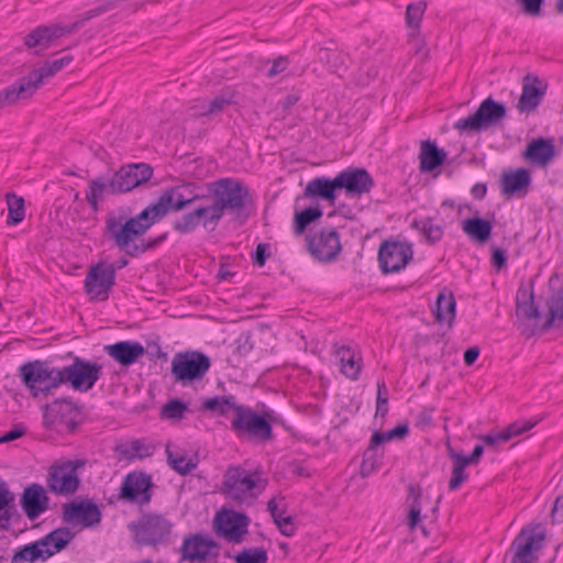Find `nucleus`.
<instances>
[{"mask_svg": "<svg viewBox=\"0 0 563 563\" xmlns=\"http://www.w3.org/2000/svg\"><path fill=\"white\" fill-rule=\"evenodd\" d=\"M73 56L70 54L64 55L60 58L53 59L51 62H46L42 67L37 69H33L30 71V75L40 76V81L36 82V86L40 88L43 84V79L45 77L54 76L56 73L62 70L64 67L68 66L73 62Z\"/></svg>", "mask_w": 563, "mask_h": 563, "instance_id": "47", "label": "nucleus"}, {"mask_svg": "<svg viewBox=\"0 0 563 563\" xmlns=\"http://www.w3.org/2000/svg\"><path fill=\"white\" fill-rule=\"evenodd\" d=\"M388 411V390L384 382L377 384L376 416L384 417Z\"/></svg>", "mask_w": 563, "mask_h": 563, "instance_id": "54", "label": "nucleus"}, {"mask_svg": "<svg viewBox=\"0 0 563 563\" xmlns=\"http://www.w3.org/2000/svg\"><path fill=\"white\" fill-rule=\"evenodd\" d=\"M554 156L555 146L553 141L545 137L531 140L522 152V157L525 161L539 167L548 166Z\"/></svg>", "mask_w": 563, "mask_h": 563, "instance_id": "30", "label": "nucleus"}, {"mask_svg": "<svg viewBox=\"0 0 563 563\" xmlns=\"http://www.w3.org/2000/svg\"><path fill=\"white\" fill-rule=\"evenodd\" d=\"M462 230L472 241L485 244L490 239L493 222L481 217H472L463 220Z\"/></svg>", "mask_w": 563, "mask_h": 563, "instance_id": "35", "label": "nucleus"}, {"mask_svg": "<svg viewBox=\"0 0 563 563\" xmlns=\"http://www.w3.org/2000/svg\"><path fill=\"white\" fill-rule=\"evenodd\" d=\"M409 433L407 423H399L386 432L375 431L369 439V452H374L380 444L391 440H402Z\"/></svg>", "mask_w": 563, "mask_h": 563, "instance_id": "42", "label": "nucleus"}, {"mask_svg": "<svg viewBox=\"0 0 563 563\" xmlns=\"http://www.w3.org/2000/svg\"><path fill=\"white\" fill-rule=\"evenodd\" d=\"M102 514L96 503L90 499L73 500L63 505L62 520L65 523H79L85 528L98 526Z\"/></svg>", "mask_w": 563, "mask_h": 563, "instance_id": "22", "label": "nucleus"}, {"mask_svg": "<svg viewBox=\"0 0 563 563\" xmlns=\"http://www.w3.org/2000/svg\"><path fill=\"white\" fill-rule=\"evenodd\" d=\"M153 176V168L146 163L128 164L113 173L111 178L99 176L89 181L86 191V201L93 212L99 211V202L106 194L120 195L148 181Z\"/></svg>", "mask_w": 563, "mask_h": 563, "instance_id": "2", "label": "nucleus"}, {"mask_svg": "<svg viewBox=\"0 0 563 563\" xmlns=\"http://www.w3.org/2000/svg\"><path fill=\"white\" fill-rule=\"evenodd\" d=\"M340 192L347 198H361L371 192L375 181L364 167L349 166L336 175Z\"/></svg>", "mask_w": 563, "mask_h": 563, "instance_id": "21", "label": "nucleus"}, {"mask_svg": "<svg viewBox=\"0 0 563 563\" xmlns=\"http://www.w3.org/2000/svg\"><path fill=\"white\" fill-rule=\"evenodd\" d=\"M319 59L333 70L338 69L343 64L341 54L330 48H320Z\"/></svg>", "mask_w": 563, "mask_h": 563, "instance_id": "53", "label": "nucleus"}, {"mask_svg": "<svg viewBox=\"0 0 563 563\" xmlns=\"http://www.w3.org/2000/svg\"><path fill=\"white\" fill-rule=\"evenodd\" d=\"M241 406L235 402V396L224 395L207 398L202 402V409L210 411L219 417L227 416L229 410L235 413V407Z\"/></svg>", "mask_w": 563, "mask_h": 563, "instance_id": "38", "label": "nucleus"}, {"mask_svg": "<svg viewBox=\"0 0 563 563\" xmlns=\"http://www.w3.org/2000/svg\"><path fill=\"white\" fill-rule=\"evenodd\" d=\"M48 497L38 484L26 487L21 496V507L30 520H35L48 508Z\"/></svg>", "mask_w": 563, "mask_h": 563, "instance_id": "29", "label": "nucleus"}, {"mask_svg": "<svg viewBox=\"0 0 563 563\" xmlns=\"http://www.w3.org/2000/svg\"><path fill=\"white\" fill-rule=\"evenodd\" d=\"M59 368L63 384L80 393L90 390L102 375L101 364L79 356H74L71 364Z\"/></svg>", "mask_w": 563, "mask_h": 563, "instance_id": "16", "label": "nucleus"}, {"mask_svg": "<svg viewBox=\"0 0 563 563\" xmlns=\"http://www.w3.org/2000/svg\"><path fill=\"white\" fill-rule=\"evenodd\" d=\"M9 495L11 496L10 500H8L7 505L0 509V529L2 530L9 529L12 517V510L14 509V495L10 490Z\"/></svg>", "mask_w": 563, "mask_h": 563, "instance_id": "58", "label": "nucleus"}, {"mask_svg": "<svg viewBox=\"0 0 563 563\" xmlns=\"http://www.w3.org/2000/svg\"><path fill=\"white\" fill-rule=\"evenodd\" d=\"M5 202L8 206V225H16L23 221L25 217L24 199L14 192L5 194Z\"/></svg>", "mask_w": 563, "mask_h": 563, "instance_id": "45", "label": "nucleus"}, {"mask_svg": "<svg viewBox=\"0 0 563 563\" xmlns=\"http://www.w3.org/2000/svg\"><path fill=\"white\" fill-rule=\"evenodd\" d=\"M455 299L453 294L445 295L444 291L438 294L435 302V319L438 322L448 321L449 328L453 325L455 318Z\"/></svg>", "mask_w": 563, "mask_h": 563, "instance_id": "37", "label": "nucleus"}, {"mask_svg": "<svg viewBox=\"0 0 563 563\" xmlns=\"http://www.w3.org/2000/svg\"><path fill=\"white\" fill-rule=\"evenodd\" d=\"M548 82L533 74L522 78V92L516 106L520 113H531L541 104L547 93Z\"/></svg>", "mask_w": 563, "mask_h": 563, "instance_id": "23", "label": "nucleus"}, {"mask_svg": "<svg viewBox=\"0 0 563 563\" xmlns=\"http://www.w3.org/2000/svg\"><path fill=\"white\" fill-rule=\"evenodd\" d=\"M522 11L531 16H537L541 13L544 0H515Z\"/></svg>", "mask_w": 563, "mask_h": 563, "instance_id": "57", "label": "nucleus"}, {"mask_svg": "<svg viewBox=\"0 0 563 563\" xmlns=\"http://www.w3.org/2000/svg\"><path fill=\"white\" fill-rule=\"evenodd\" d=\"M211 367L210 357L201 351L188 350L173 356L170 373L175 383L190 386L200 382Z\"/></svg>", "mask_w": 563, "mask_h": 563, "instance_id": "11", "label": "nucleus"}, {"mask_svg": "<svg viewBox=\"0 0 563 563\" xmlns=\"http://www.w3.org/2000/svg\"><path fill=\"white\" fill-rule=\"evenodd\" d=\"M110 7V4L96 5L95 8L82 13L77 21L65 26L57 24L49 26L40 25L24 37V44L29 48L40 47V49L35 52V54H38L41 51L51 47L56 38H59L65 34L75 33L87 21L108 12Z\"/></svg>", "mask_w": 563, "mask_h": 563, "instance_id": "10", "label": "nucleus"}, {"mask_svg": "<svg viewBox=\"0 0 563 563\" xmlns=\"http://www.w3.org/2000/svg\"><path fill=\"white\" fill-rule=\"evenodd\" d=\"M166 455L169 466L179 475L190 474L198 465V459H187L185 454L175 453L166 445Z\"/></svg>", "mask_w": 563, "mask_h": 563, "instance_id": "44", "label": "nucleus"}, {"mask_svg": "<svg viewBox=\"0 0 563 563\" xmlns=\"http://www.w3.org/2000/svg\"><path fill=\"white\" fill-rule=\"evenodd\" d=\"M334 353L340 361L341 373L351 380H356L362 371V356L349 345H334Z\"/></svg>", "mask_w": 563, "mask_h": 563, "instance_id": "34", "label": "nucleus"}, {"mask_svg": "<svg viewBox=\"0 0 563 563\" xmlns=\"http://www.w3.org/2000/svg\"><path fill=\"white\" fill-rule=\"evenodd\" d=\"M250 519L243 512L227 511L214 519L216 531L229 541L240 542L247 532Z\"/></svg>", "mask_w": 563, "mask_h": 563, "instance_id": "24", "label": "nucleus"}, {"mask_svg": "<svg viewBox=\"0 0 563 563\" xmlns=\"http://www.w3.org/2000/svg\"><path fill=\"white\" fill-rule=\"evenodd\" d=\"M201 212L202 211H196L194 209L176 218L172 223L173 230L179 234L192 233L200 225L198 222V217L201 214Z\"/></svg>", "mask_w": 563, "mask_h": 563, "instance_id": "49", "label": "nucleus"}, {"mask_svg": "<svg viewBox=\"0 0 563 563\" xmlns=\"http://www.w3.org/2000/svg\"><path fill=\"white\" fill-rule=\"evenodd\" d=\"M271 256V245L268 243H258L252 254V262L258 267H263Z\"/></svg>", "mask_w": 563, "mask_h": 563, "instance_id": "56", "label": "nucleus"}, {"mask_svg": "<svg viewBox=\"0 0 563 563\" xmlns=\"http://www.w3.org/2000/svg\"><path fill=\"white\" fill-rule=\"evenodd\" d=\"M411 244L396 240H385L378 249V263L384 275L398 273L412 260Z\"/></svg>", "mask_w": 563, "mask_h": 563, "instance_id": "18", "label": "nucleus"}, {"mask_svg": "<svg viewBox=\"0 0 563 563\" xmlns=\"http://www.w3.org/2000/svg\"><path fill=\"white\" fill-rule=\"evenodd\" d=\"M86 465V460H60L51 465L47 487L55 495L67 496L76 493L80 486L78 470Z\"/></svg>", "mask_w": 563, "mask_h": 563, "instance_id": "15", "label": "nucleus"}, {"mask_svg": "<svg viewBox=\"0 0 563 563\" xmlns=\"http://www.w3.org/2000/svg\"><path fill=\"white\" fill-rule=\"evenodd\" d=\"M531 180V173L527 168L504 170L499 180L500 192L506 198H522L527 195Z\"/></svg>", "mask_w": 563, "mask_h": 563, "instance_id": "25", "label": "nucleus"}, {"mask_svg": "<svg viewBox=\"0 0 563 563\" xmlns=\"http://www.w3.org/2000/svg\"><path fill=\"white\" fill-rule=\"evenodd\" d=\"M419 159L420 172L432 173L444 164L446 153L443 148L438 147L435 142L426 140L421 142Z\"/></svg>", "mask_w": 563, "mask_h": 563, "instance_id": "33", "label": "nucleus"}, {"mask_svg": "<svg viewBox=\"0 0 563 563\" xmlns=\"http://www.w3.org/2000/svg\"><path fill=\"white\" fill-rule=\"evenodd\" d=\"M288 65V58L286 56H279L273 62L272 67L267 70V78H273L278 74L283 73Z\"/></svg>", "mask_w": 563, "mask_h": 563, "instance_id": "63", "label": "nucleus"}, {"mask_svg": "<svg viewBox=\"0 0 563 563\" xmlns=\"http://www.w3.org/2000/svg\"><path fill=\"white\" fill-rule=\"evenodd\" d=\"M279 532L285 537H292L296 533L294 518L291 516L284 517L279 521L276 520Z\"/></svg>", "mask_w": 563, "mask_h": 563, "instance_id": "61", "label": "nucleus"}, {"mask_svg": "<svg viewBox=\"0 0 563 563\" xmlns=\"http://www.w3.org/2000/svg\"><path fill=\"white\" fill-rule=\"evenodd\" d=\"M19 376L34 398L47 396L63 385L60 368L51 367L46 361L36 360L22 364Z\"/></svg>", "mask_w": 563, "mask_h": 563, "instance_id": "8", "label": "nucleus"}, {"mask_svg": "<svg viewBox=\"0 0 563 563\" xmlns=\"http://www.w3.org/2000/svg\"><path fill=\"white\" fill-rule=\"evenodd\" d=\"M173 523L163 515L143 514L137 521L129 523L134 541L140 545L156 547L168 542Z\"/></svg>", "mask_w": 563, "mask_h": 563, "instance_id": "13", "label": "nucleus"}, {"mask_svg": "<svg viewBox=\"0 0 563 563\" xmlns=\"http://www.w3.org/2000/svg\"><path fill=\"white\" fill-rule=\"evenodd\" d=\"M433 408H423L418 412L415 419L416 427L422 429L430 427L433 419Z\"/></svg>", "mask_w": 563, "mask_h": 563, "instance_id": "62", "label": "nucleus"}, {"mask_svg": "<svg viewBox=\"0 0 563 563\" xmlns=\"http://www.w3.org/2000/svg\"><path fill=\"white\" fill-rule=\"evenodd\" d=\"M276 421L277 416L273 409L266 408L258 412L250 406L241 405L235 407L230 428L240 439L267 442L274 437L272 424Z\"/></svg>", "mask_w": 563, "mask_h": 563, "instance_id": "5", "label": "nucleus"}, {"mask_svg": "<svg viewBox=\"0 0 563 563\" xmlns=\"http://www.w3.org/2000/svg\"><path fill=\"white\" fill-rule=\"evenodd\" d=\"M213 549H219V543L213 539L200 533L190 534L183 541L180 548L181 560L190 562L206 561Z\"/></svg>", "mask_w": 563, "mask_h": 563, "instance_id": "27", "label": "nucleus"}, {"mask_svg": "<svg viewBox=\"0 0 563 563\" xmlns=\"http://www.w3.org/2000/svg\"><path fill=\"white\" fill-rule=\"evenodd\" d=\"M74 537L75 533L69 528H56L38 540L19 547L11 558V563L46 562L63 551Z\"/></svg>", "mask_w": 563, "mask_h": 563, "instance_id": "7", "label": "nucleus"}, {"mask_svg": "<svg viewBox=\"0 0 563 563\" xmlns=\"http://www.w3.org/2000/svg\"><path fill=\"white\" fill-rule=\"evenodd\" d=\"M448 455L453 462L452 474L449 481V490L453 492L468 479L465 468L471 464L465 460L463 453L454 451L450 445H448Z\"/></svg>", "mask_w": 563, "mask_h": 563, "instance_id": "36", "label": "nucleus"}, {"mask_svg": "<svg viewBox=\"0 0 563 563\" xmlns=\"http://www.w3.org/2000/svg\"><path fill=\"white\" fill-rule=\"evenodd\" d=\"M267 483L260 470L250 471L241 465H230L223 474L221 493L242 504L256 499L265 490Z\"/></svg>", "mask_w": 563, "mask_h": 563, "instance_id": "6", "label": "nucleus"}, {"mask_svg": "<svg viewBox=\"0 0 563 563\" xmlns=\"http://www.w3.org/2000/svg\"><path fill=\"white\" fill-rule=\"evenodd\" d=\"M538 423L537 420H518L508 424L501 431L493 434H483L479 440L487 446L495 448L501 443H506L515 437L521 435L522 433L531 430Z\"/></svg>", "mask_w": 563, "mask_h": 563, "instance_id": "32", "label": "nucleus"}, {"mask_svg": "<svg viewBox=\"0 0 563 563\" xmlns=\"http://www.w3.org/2000/svg\"><path fill=\"white\" fill-rule=\"evenodd\" d=\"M235 98V93L231 90L221 91V93L217 95L212 100L208 102V104L201 106V111L197 113V117H211L219 114L224 111L228 106L233 104Z\"/></svg>", "mask_w": 563, "mask_h": 563, "instance_id": "39", "label": "nucleus"}, {"mask_svg": "<svg viewBox=\"0 0 563 563\" xmlns=\"http://www.w3.org/2000/svg\"><path fill=\"white\" fill-rule=\"evenodd\" d=\"M426 8L424 1L409 3L406 8V24L413 30H419Z\"/></svg>", "mask_w": 563, "mask_h": 563, "instance_id": "51", "label": "nucleus"}, {"mask_svg": "<svg viewBox=\"0 0 563 563\" xmlns=\"http://www.w3.org/2000/svg\"><path fill=\"white\" fill-rule=\"evenodd\" d=\"M235 563H267V551L264 548L244 549L234 556Z\"/></svg>", "mask_w": 563, "mask_h": 563, "instance_id": "50", "label": "nucleus"}, {"mask_svg": "<svg viewBox=\"0 0 563 563\" xmlns=\"http://www.w3.org/2000/svg\"><path fill=\"white\" fill-rule=\"evenodd\" d=\"M307 249L319 262L334 261L342 250L340 235L335 229L322 228L313 234L306 235Z\"/></svg>", "mask_w": 563, "mask_h": 563, "instance_id": "19", "label": "nucleus"}, {"mask_svg": "<svg viewBox=\"0 0 563 563\" xmlns=\"http://www.w3.org/2000/svg\"><path fill=\"white\" fill-rule=\"evenodd\" d=\"M40 81V76L30 75L23 76L14 81L12 85L0 90V109L14 104L21 99L32 97L38 87L36 82Z\"/></svg>", "mask_w": 563, "mask_h": 563, "instance_id": "26", "label": "nucleus"}, {"mask_svg": "<svg viewBox=\"0 0 563 563\" xmlns=\"http://www.w3.org/2000/svg\"><path fill=\"white\" fill-rule=\"evenodd\" d=\"M490 263H492V266L495 267L498 272L501 271L507 264L506 251L498 246H493Z\"/></svg>", "mask_w": 563, "mask_h": 563, "instance_id": "59", "label": "nucleus"}, {"mask_svg": "<svg viewBox=\"0 0 563 563\" xmlns=\"http://www.w3.org/2000/svg\"><path fill=\"white\" fill-rule=\"evenodd\" d=\"M186 411H188L187 404L179 399H172L163 406L162 416L167 419H181Z\"/></svg>", "mask_w": 563, "mask_h": 563, "instance_id": "52", "label": "nucleus"}, {"mask_svg": "<svg viewBox=\"0 0 563 563\" xmlns=\"http://www.w3.org/2000/svg\"><path fill=\"white\" fill-rule=\"evenodd\" d=\"M115 284V267L98 262L89 267L84 280V290L92 301H104Z\"/></svg>", "mask_w": 563, "mask_h": 563, "instance_id": "17", "label": "nucleus"}, {"mask_svg": "<svg viewBox=\"0 0 563 563\" xmlns=\"http://www.w3.org/2000/svg\"><path fill=\"white\" fill-rule=\"evenodd\" d=\"M25 432H26V428L24 427L23 423L14 424V427L11 430H9L8 432H5L4 434H2L0 437V444L14 441V440L23 437L25 434Z\"/></svg>", "mask_w": 563, "mask_h": 563, "instance_id": "60", "label": "nucleus"}, {"mask_svg": "<svg viewBox=\"0 0 563 563\" xmlns=\"http://www.w3.org/2000/svg\"><path fill=\"white\" fill-rule=\"evenodd\" d=\"M322 217V210L320 207H308L294 213V233L301 235L305 233L307 228L318 221Z\"/></svg>", "mask_w": 563, "mask_h": 563, "instance_id": "40", "label": "nucleus"}, {"mask_svg": "<svg viewBox=\"0 0 563 563\" xmlns=\"http://www.w3.org/2000/svg\"><path fill=\"white\" fill-rule=\"evenodd\" d=\"M103 351L123 367L135 364L146 353L137 341H119L104 345Z\"/></svg>", "mask_w": 563, "mask_h": 563, "instance_id": "28", "label": "nucleus"}, {"mask_svg": "<svg viewBox=\"0 0 563 563\" xmlns=\"http://www.w3.org/2000/svg\"><path fill=\"white\" fill-rule=\"evenodd\" d=\"M551 518L553 521H560L563 519V494L556 497L552 507Z\"/></svg>", "mask_w": 563, "mask_h": 563, "instance_id": "64", "label": "nucleus"}, {"mask_svg": "<svg viewBox=\"0 0 563 563\" xmlns=\"http://www.w3.org/2000/svg\"><path fill=\"white\" fill-rule=\"evenodd\" d=\"M120 454L129 460L145 459L154 454V446L146 444L143 440H133L118 449Z\"/></svg>", "mask_w": 563, "mask_h": 563, "instance_id": "46", "label": "nucleus"}, {"mask_svg": "<svg viewBox=\"0 0 563 563\" xmlns=\"http://www.w3.org/2000/svg\"><path fill=\"white\" fill-rule=\"evenodd\" d=\"M338 192H340V189L336 176L334 178L319 176L306 185L303 195L308 198L324 200L334 206Z\"/></svg>", "mask_w": 563, "mask_h": 563, "instance_id": "31", "label": "nucleus"}, {"mask_svg": "<svg viewBox=\"0 0 563 563\" xmlns=\"http://www.w3.org/2000/svg\"><path fill=\"white\" fill-rule=\"evenodd\" d=\"M192 184L187 183L178 186L167 187L162 191L155 202L150 203L135 218L130 220L125 232L141 231L150 224L161 222L169 212L181 211L191 206L200 197L198 195L187 196L185 194Z\"/></svg>", "mask_w": 563, "mask_h": 563, "instance_id": "4", "label": "nucleus"}, {"mask_svg": "<svg viewBox=\"0 0 563 563\" xmlns=\"http://www.w3.org/2000/svg\"><path fill=\"white\" fill-rule=\"evenodd\" d=\"M552 327L563 328V288L549 306V317L541 329L542 331H547Z\"/></svg>", "mask_w": 563, "mask_h": 563, "instance_id": "48", "label": "nucleus"}, {"mask_svg": "<svg viewBox=\"0 0 563 563\" xmlns=\"http://www.w3.org/2000/svg\"><path fill=\"white\" fill-rule=\"evenodd\" d=\"M207 189L212 203L195 208L196 211H202L198 222L206 230L213 231L224 214H230L243 225L255 211V198L251 189L236 178H219L208 183Z\"/></svg>", "mask_w": 563, "mask_h": 563, "instance_id": "1", "label": "nucleus"}, {"mask_svg": "<svg viewBox=\"0 0 563 563\" xmlns=\"http://www.w3.org/2000/svg\"><path fill=\"white\" fill-rule=\"evenodd\" d=\"M120 214L109 212L106 217L104 235L108 236L114 245L125 252L131 257H137L148 251L157 249L164 241H166L168 233L164 232L155 238H143V235L154 225L150 224L141 231L125 232L130 220L135 216H130V209L126 211L119 210Z\"/></svg>", "mask_w": 563, "mask_h": 563, "instance_id": "3", "label": "nucleus"}, {"mask_svg": "<svg viewBox=\"0 0 563 563\" xmlns=\"http://www.w3.org/2000/svg\"><path fill=\"white\" fill-rule=\"evenodd\" d=\"M412 228L417 229L426 239V242L431 245L438 243L444 234L443 228L440 224H435L432 218L415 220L412 222Z\"/></svg>", "mask_w": 563, "mask_h": 563, "instance_id": "43", "label": "nucleus"}, {"mask_svg": "<svg viewBox=\"0 0 563 563\" xmlns=\"http://www.w3.org/2000/svg\"><path fill=\"white\" fill-rule=\"evenodd\" d=\"M376 470L375 451L369 452V445L363 454V461L361 464L360 473L362 477L369 476Z\"/></svg>", "mask_w": 563, "mask_h": 563, "instance_id": "55", "label": "nucleus"}, {"mask_svg": "<svg viewBox=\"0 0 563 563\" xmlns=\"http://www.w3.org/2000/svg\"><path fill=\"white\" fill-rule=\"evenodd\" d=\"M517 316L526 320L539 319L540 311L533 301V292L529 294L527 290H519L516 297Z\"/></svg>", "mask_w": 563, "mask_h": 563, "instance_id": "41", "label": "nucleus"}, {"mask_svg": "<svg viewBox=\"0 0 563 563\" xmlns=\"http://www.w3.org/2000/svg\"><path fill=\"white\" fill-rule=\"evenodd\" d=\"M154 483L152 476L144 472H131L122 481L118 499L136 504L147 505L153 496Z\"/></svg>", "mask_w": 563, "mask_h": 563, "instance_id": "20", "label": "nucleus"}, {"mask_svg": "<svg viewBox=\"0 0 563 563\" xmlns=\"http://www.w3.org/2000/svg\"><path fill=\"white\" fill-rule=\"evenodd\" d=\"M85 421L82 407L70 397L56 398L43 407V424L57 432L75 433Z\"/></svg>", "mask_w": 563, "mask_h": 563, "instance_id": "9", "label": "nucleus"}, {"mask_svg": "<svg viewBox=\"0 0 563 563\" xmlns=\"http://www.w3.org/2000/svg\"><path fill=\"white\" fill-rule=\"evenodd\" d=\"M506 115V106L503 102L496 101L492 97H487L479 103L473 114L459 119L453 124V128L461 133H478L498 125Z\"/></svg>", "mask_w": 563, "mask_h": 563, "instance_id": "12", "label": "nucleus"}, {"mask_svg": "<svg viewBox=\"0 0 563 563\" xmlns=\"http://www.w3.org/2000/svg\"><path fill=\"white\" fill-rule=\"evenodd\" d=\"M545 540L541 523L525 526L511 542V563H537Z\"/></svg>", "mask_w": 563, "mask_h": 563, "instance_id": "14", "label": "nucleus"}]
</instances>
